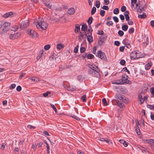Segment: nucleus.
<instances>
[{
  "label": "nucleus",
  "instance_id": "obj_17",
  "mask_svg": "<svg viewBox=\"0 0 154 154\" xmlns=\"http://www.w3.org/2000/svg\"><path fill=\"white\" fill-rule=\"evenodd\" d=\"M64 46L61 43H59L57 45V48L58 50H60L61 49L64 48Z\"/></svg>",
  "mask_w": 154,
  "mask_h": 154
},
{
  "label": "nucleus",
  "instance_id": "obj_19",
  "mask_svg": "<svg viewBox=\"0 0 154 154\" xmlns=\"http://www.w3.org/2000/svg\"><path fill=\"white\" fill-rule=\"evenodd\" d=\"M123 95L120 94H117L115 95V97L116 98H118L120 100H122V98H123L122 97H123Z\"/></svg>",
  "mask_w": 154,
  "mask_h": 154
},
{
  "label": "nucleus",
  "instance_id": "obj_63",
  "mask_svg": "<svg viewBox=\"0 0 154 154\" xmlns=\"http://www.w3.org/2000/svg\"><path fill=\"white\" fill-rule=\"evenodd\" d=\"M102 9L104 10H109V8H108V6H105V5H104L103 6Z\"/></svg>",
  "mask_w": 154,
  "mask_h": 154
},
{
  "label": "nucleus",
  "instance_id": "obj_4",
  "mask_svg": "<svg viewBox=\"0 0 154 154\" xmlns=\"http://www.w3.org/2000/svg\"><path fill=\"white\" fill-rule=\"evenodd\" d=\"M138 98L140 100V103L142 104L145 101H146L148 97L147 96H144V94L142 93L140 95H139Z\"/></svg>",
  "mask_w": 154,
  "mask_h": 154
},
{
  "label": "nucleus",
  "instance_id": "obj_20",
  "mask_svg": "<svg viewBox=\"0 0 154 154\" xmlns=\"http://www.w3.org/2000/svg\"><path fill=\"white\" fill-rule=\"evenodd\" d=\"M80 29V27L79 24H77L75 26V33L78 32Z\"/></svg>",
  "mask_w": 154,
  "mask_h": 154
},
{
  "label": "nucleus",
  "instance_id": "obj_22",
  "mask_svg": "<svg viewBox=\"0 0 154 154\" xmlns=\"http://www.w3.org/2000/svg\"><path fill=\"white\" fill-rule=\"evenodd\" d=\"M122 97V100L123 102L126 103L128 102V99L127 98H126L124 95H123V97Z\"/></svg>",
  "mask_w": 154,
  "mask_h": 154
},
{
  "label": "nucleus",
  "instance_id": "obj_24",
  "mask_svg": "<svg viewBox=\"0 0 154 154\" xmlns=\"http://www.w3.org/2000/svg\"><path fill=\"white\" fill-rule=\"evenodd\" d=\"M93 20V18L92 16H91L90 17H89L87 21L88 24L89 25H90L91 24V23H92Z\"/></svg>",
  "mask_w": 154,
  "mask_h": 154
},
{
  "label": "nucleus",
  "instance_id": "obj_38",
  "mask_svg": "<svg viewBox=\"0 0 154 154\" xmlns=\"http://www.w3.org/2000/svg\"><path fill=\"white\" fill-rule=\"evenodd\" d=\"M134 31V29L133 28H130L128 32L129 34H131Z\"/></svg>",
  "mask_w": 154,
  "mask_h": 154
},
{
  "label": "nucleus",
  "instance_id": "obj_15",
  "mask_svg": "<svg viewBox=\"0 0 154 154\" xmlns=\"http://www.w3.org/2000/svg\"><path fill=\"white\" fill-rule=\"evenodd\" d=\"M152 65L151 62L148 63L145 65V69L147 70H149L151 67Z\"/></svg>",
  "mask_w": 154,
  "mask_h": 154
},
{
  "label": "nucleus",
  "instance_id": "obj_34",
  "mask_svg": "<svg viewBox=\"0 0 154 154\" xmlns=\"http://www.w3.org/2000/svg\"><path fill=\"white\" fill-rule=\"evenodd\" d=\"M119 10L118 8H116L113 10V13L115 14H117L119 13Z\"/></svg>",
  "mask_w": 154,
  "mask_h": 154
},
{
  "label": "nucleus",
  "instance_id": "obj_26",
  "mask_svg": "<svg viewBox=\"0 0 154 154\" xmlns=\"http://www.w3.org/2000/svg\"><path fill=\"white\" fill-rule=\"evenodd\" d=\"M128 28V26L127 25H124L122 26V29L124 31H126Z\"/></svg>",
  "mask_w": 154,
  "mask_h": 154
},
{
  "label": "nucleus",
  "instance_id": "obj_8",
  "mask_svg": "<svg viewBox=\"0 0 154 154\" xmlns=\"http://www.w3.org/2000/svg\"><path fill=\"white\" fill-rule=\"evenodd\" d=\"M112 102L113 104L117 105L120 108L122 107L123 106V105L122 103L119 101H116L115 100H112Z\"/></svg>",
  "mask_w": 154,
  "mask_h": 154
},
{
  "label": "nucleus",
  "instance_id": "obj_62",
  "mask_svg": "<svg viewBox=\"0 0 154 154\" xmlns=\"http://www.w3.org/2000/svg\"><path fill=\"white\" fill-rule=\"evenodd\" d=\"M85 50V49L84 47H81L80 49V52L83 53Z\"/></svg>",
  "mask_w": 154,
  "mask_h": 154
},
{
  "label": "nucleus",
  "instance_id": "obj_10",
  "mask_svg": "<svg viewBox=\"0 0 154 154\" xmlns=\"http://www.w3.org/2000/svg\"><path fill=\"white\" fill-rule=\"evenodd\" d=\"M44 4L47 7L49 8H51L52 5L51 2L50 1L45 0L44 2Z\"/></svg>",
  "mask_w": 154,
  "mask_h": 154
},
{
  "label": "nucleus",
  "instance_id": "obj_57",
  "mask_svg": "<svg viewBox=\"0 0 154 154\" xmlns=\"http://www.w3.org/2000/svg\"><path fill=\"white\" fill-rule=\"evenodd\" d=\"M113 19L116 22H118L119 21L118 18L116 16H114L113 17Z\"/></svg>",
  "mask_w": 154,
  "mask_h": 154
},
{
  "label": "nucleus",
  "instance_id": "obj_39",
  "mask_svg": "<svg viewBox=\"0 0 154 154\" xmlns=\"http://www.w3.org/2000/svg\"><path fill=\"white\" fill-rule=\"evenodd\" d=\"M50 48V45H47L44 46V48L45 50H48Z\"/></svg>",
  "mask_w": 154,
  "mask_h": 154
},
{
  "label": "nucleus",
  "instance_id": "obj_61",
  "mask_svg": "<svg viewBox=\"0 0 154 154\" xmlns=\"http://www.w3.org/2000/svg\"><path fill=\"white\" fill-rule=\"evenodd\" d=\"M151 119L153 121H154V113H151L150 114Z\"/></svg>",
  "mask_w": 154,
  "mask_h": 154
},
{
  "label": "nucleus",
  "instance_id": "obj_46",
  "mask_svg": "<svg viewBox=\"0 0 154 154\" xmlns=\"http://www.w3.org/2000/svg\"><path fill=\"white\" fill-rule=\"evenodd\" d=\"M71 116L72 117L75 119H76L78 121L80 120V119L78 117L75 116L74 115H72V114H71Z\"/></svg>",
  "mask_w": 154,
  "mask_h": 154
},
{
  "label": "nucleus",
  "instance_id": "obj_7",
  "mask_svg": "<svg viewBox=\"0 0 154 154\" xmlns=\"http://www.w3.org/2000/svg\"><path fill=\"white\" fill-rule=\"evenodd\" d=\"M20 35V34L17 33L14 34H11L10 35L9 38L10 39H14L18 37Z\"/></svg>",
  "mask_w": 154,
  "mask_h": 154
},
{
  "label": "nucleus",
  "instance_id": "obj_54",
  "mask_svg": "<svg viewBox=\"0 0 154 154\" xmlns=\"http://www.w3.org/2000/svg\"><path fill=\"white\" fill-rule=\"evenodd\" d=\"M143 9V8H140V7L137 9V11L139 13H141L142 12V11Z\"/></svg>",
  "mask_w": 154,
  "mask_h": 154
},
{
  "label": "nucleus",
  "instance_id": "obj_48",
  "mask_svg": "<svg viewBox=\"0 0 154 154\" xmlns=\"http://www.w3.org/2000/svg\"><path fill=\"white\" fill-rule=\"evenodd\" d=\"M122 71L125 72H126L128 74L130 73V71L128 70L126 67H125L122 69Z\"/></svg>",
  "mask_w": 154,
  "mask_h": 154
},
{
  "label": "nucleus",
  "instance_id": "obj_27",
  "mask_svg": "<svg viewBox=\"0 0 154 154\" xmlns=\"http://www.w3.org/2000/svg\"><path fill=\"white\" fill-rule=\"evenodd\" d=\"M122 83L120 80H118L112 83L113 84L116 85H122Z\"/></svg>",
  "mask_w": 154,
  "mask_h": 154
},
{
  "label": "nucleus",
  "instance_id": "obj_28",
  "mask_svg": "<svg viewBox=\"0 0 154 154\" xmlns=\"http://www.w3.org/2000/svg\"><path fill=\"white\" fill-rule=\"evenodd\" d=\"M84 76L81 75H79L77 77V79L79 80L82 81V80L84 79Z\"/></svg>",
  "mask_w": 154,
  "mask_h": 154
},
{
  "label": "nucleus",
  "instance_id": "obj_16",
  "mask_svg": "<svg viewBox=\"0 0 154 154\" xmlns=\"http://www.w3.org/2000/svg\"><path fill=\"white\" fill-rule=\"evenodd\" d=\"M13 14V12H10L4 14V17L5 18H7L10 17H11V16Z\"/></svg>",
  "mask_w": 154,
  "mask_h": 154
},
{
  "label": "nucleus",
  "instance_id": "obj_40",
  "mask_svg": "<svg viewBox=\"0 0 154 154\" xmlns=\"http://www.w3.org/2000/svg\"><path fill=\"white\" fill-rule=\"evenodd\" d=\"M102 101L103 103L104 104V106L107 105V101L105 98H103L102 100Z\"/></svg>",
  "mask_w": 154,
  "mask_h": 154
},
{
  "label": "nucleus",
  "instance_id": "obj_1",
  "mask_svg": "<svg viewBox=\"0 0 154 154\" xmlns=\"http://www.w3.org/2000/svg\"><path fill=\"white\" fill-rule=\"evenodd\" d=\"M34 24L38 29H41L43 30L45 29L48 26L47 23L44 21L42 18L40 17L38 20H35Z\"/></svg>",
  "mask_w": 154,
  "mask_h": 154
},
{
  "label": "nucleus",
  "instance_id": "obj_21",
  "mask_svg": "<svg viewBox=\"0 0 154 154\" xmlns=\"http://www.w3.org/2000/svg\"><path fill=\"white\" fill-rule=\"evenodd\" d=\"M120 143L122 144L125 147H127L128 146V144L127 142L123 140H119Z\"/></svg>",
  "mask_w": 154,
  "mask_h": 154
},
{
  "label": "nucleus",
  "instance_id": "obj_42",
  "mask_svg": "<svg viewBox=\"0 0 154 154\" xmlns=\"http://www.w3.org/2000/svg\"><path fill=\"white\" fill-rule=\"evenodd\" d=\"M118 34L120 36H122L124 35V32L120 30L118 32Z\"/></svg>",
  "mask_w": 154,
  "mask_h": 154
},
{
  "label": "nucleus",
  "instance_id": "obj_29",
  "mask_svg": "<svg viewBox=\"0 0 154 154\" xmlns=\"http://www.w3.org/2000/svg\"><path fill=\"white\" fill-rule=\"evenodd\" d=\"M146 17V15L145 13H143L142 15H138V17L141 19L144 18Z\"/></svg>",
  "mask_w": 154,
  "mask_h": 154
},
{
  "label": "nucleus",
  "instance_id": "obj_41",
  "mask_svg": "<svg viewBox=\"0 0 154 154\" xmlns=\"http://www.w3.org/2000/svg\"><path fill=\"white\" fill-rule=\"evenodd\" d=\"M105 11L103 10H101L100 12V14L102 17H103L105 15Z\"/></svg>",
  "mask_w": 154,
  "mask_h": 154
},
{
  "label": "nucleus",
  "instance_id": "obj_30",
  "mask_svg": "<svg viewBox=\"0 0 154 154\" xmlns=\"http://www.w3.org/2000/svg\"><path fill=\"white\" fill-rule=\"evenodd\" d=\"M81 99L83 102H85L86 100V97L85 94H84L83 96H82Z\"/></svg>",
  "mask_w": 154,
  "mask_h": 154
},
{
  "label": "nucleus",
  "instance_id": "obj_6",
  "mask_svg": "<svg viewBox=\"0 0 154 154\" xmlns=\"http://www.w3.org/2000/svg\"><path fill=\"white\" fill-rule=\"evenodd\" d=\"M29 23L28 20H26L23 21L20 26V28L22 29H23L26 28L29 25Z\"/></svg>",
  "mask_w": 154,
  "mask_h": 154
},
{
  "label": "nucleus",
  "instance_id": "obj_2",
  "mask_svg": "<svg viewBox=\"0 0 154 154\" xmlns=\"http://www.w3.org/2000/svg\"><path fill=\"white\" fill-rule=\"evenodd\" d=\"M10 24V23L8 22H5L3 23V28L0 30V34L1 35H3L9 30Z\"/></svg>",
  "mask_w": 154,
  "mask_h": 154
},
{
  "label": "nucleus",
  "instance_id": "obj_58",
  "mask_svg": "<svg viewBox=\"0 0 154 154\" xmlns=\"http://www.w3.org/2000/svg\"><path fill=\"white\" fill-rule=\"evenodd\" d=\"M22 89L21 87L20 86H18L16 88V90L18 92L21 91Z\"/></svg>",
  "mask_w": 154,
  "mask_h": 154
},
{
  "label": "nucleus",
  "instance_id": "obj_23",
  "mask_svg": "<svg viewBox=\"0 0 154 154\" xmlns=\"http://www.w3.org/2000/svg\"><path fill=\"white\" fill-rule=\"evenodd\" d=\"M136 52L132 53L131 54V57L132 59H135L136 58H137V57L135 56Z\"/></svg>",
  "mask_w": 154,
  "mask_h": 154
},
{
  "label": "nucleus",
  "instance_id": "obj_9",
  "mask_svg": "<svg viewBox=\"0 0 154 154\" xmlns=\"http://www.w3.org/2000/svg\"><path fill=\"white\" fill-rule=\"evenodd\" d=\"M85 36L87 37V39L89 43H91L93 41L92 36L90 35H87L86 33H85Z\"/></svg>",
  "mask_w": 154,
  "mask_h": 154
},
{
  "label": "nucleus",
  "instance_id": "obj_44",
  "mask_svg": "<svg viewBox=\"0 0 154 154\" xmlns=\"http://www.w3.org/2000/svg\"><path fill=\"white\" fill-rule=\"evenodd\" d=\"M147 107L151 109L154 110V104L153 105H148Z\"/></svg>",
  "mask_w": 154,
  "mask_h": 154
},
{
  "label": "nucleus",
  "instance_id": "obj_64",
  "mask_svg": "<svg viewBox=\"0 0 154 154\" xmlns=\"http://www.w3.org/2000/svg\"><path fill=\"white\" fill-rule=\"evenodd\" d=\"M104 4L105 5H108L109 3V0H104Z\"/></svg>",
  "mask_w": 154,
  "mask_h": 154
},
{
  "label": "nucleus",
  "instance_id": "obj_14",
  "mask_svg": "<svg viewBox=\"0 0 154 154\" xmlns=\"http://www.w3.org/2000/svg\"><path fill=\"white\" fill-rule=\"evenodd\" d=\"M99 70L98 69V70H94L92 75L94 76L98 77V76H99Z\"/></svg>",
  "mask_w": 154,
  "mask_h": 154
},
{
  "label": "nucleus",
  "instance_id": "obj_13",
  "mask_svg": "<svg viewBox=\"0 0 154 154\" xmlns=\"http://www.w3.org/2000/svg\"><path fill=\"white\" fill-rule=\"evenodd\" d=\"M88 66L90 67V68H91L94 70H98V69L97 66L93 64H88Z\"/></svg>",
  "mask_w": 154,
  "mask_h": 154
},
{
  "label": "nucleus",
  "instance_id": "obj_33",
  "mask_svg": "<svg viewBox=\"0 0 154 154\" xmlns=\"http://www.w3.org/2000/svg\"><path fill=\"white\" fill-rule=\"evenodd\" d=\"M94 70L93 69H91V68H89L88 70V74H89L91 75H92L93 72L94 71Z\"/></svg>",
  "mask_w": 154,
  "mask_h": 154
},
{
  "label": "nucleus",
  "instance_id": "obj_5",
  "mask_svg": "<svg viewBox=\"0 0 154 154\" xmlns=\"http://www.w3.org/2000/svg\"><path fill=\"white\" fill-rule=\"evenodd\" d=\"M128 77L125 75H122L121 82L122 83V84H128L129 83V81L128 79Z\"/></svg>",
  "mask_w": 154,
  "mask_h": 154
},
{
  "label": "nucleus",
  "instance_id": "obj_50",
  "mask_svg": "<svg viewBox=\"0 0 154 154\" xmlns=\"http://www.w3.org/2000/svg\"><path fill=\"white\" fill-rule=\"evenodd\" d=\"M113 23V22L112 21L107 22H106V24L108 26L112 25Z\"/></svg>",
  "mask_w": 154,
  "mask_h": 154
},
{
  "label": "nucleus",
  "instance_id": "obj_35",
  "mask_svg": "<svg viewBox=\"0 0 154 154\" xmlns=\"http://www.w3.org/2000/svg\"><path fill=\"white\" fill-rule=\"evenodd\" d=\"M94 57V55L91 54H89L87 56V57L88 59H92Z\"/></svg>",
  "mask_w": 154,
  "mask_h": 154
},
{
  "label": "nucleus",
  "instance_id": "obj_3",
  "mask_svg": "<svg viewBox=\"0 0 154 154\" xmlns=\"http://www.w3.org/2000/svg\"><path fill=\"white\" fill-rule=\"evenodd\" d=\"M96 55L97 57H99L104 61H107V59L105 54L101 51H98Z\"/></svg>",
  "mask_w": 154,
  "mask_h": 154
},
{
  "label": "nucleus",
  "instance_id": "obj_11",
  "mask_svg": "<svg viewBox=\"0 0 154 154\" xmlns=\"http://www.w3.org/2000/svg\"><path fill=\"white\" fill-rule=\"evenodd\" d=\"M75 10L74 8H71L68 9L67 12L69 14L72 15L73 14L75 13Z\"/></svg>",
  "mask_w": 154,
  "mask_h": 154
},
{
  "label": "nucleus",
  "instance_id": "obj_59",
  "mask_svg": "<svg viewBox=\"0 0 154 154\" xmlns=\"http://www.w3.org/2000/svg\"><path fill=\"white\" fill-rule=\"evenodd\" d=\"M50 93L49 92H47L45 93H44L43 94V95L44 97H46L48 96L49 94H50Z\"/></svg>",
  "mask_w": 154,
  "mask_h": 154
},
{
  "label": "nucleus",
  "instance_id": "obj_55",
  "mask_svg": "<svg viewBox=\"0 0 154 154\" xmlns=\"http://www.w3.org/2000/svg\"><path fill=\"white\" fill-rule=\"evenodd\" d=\"M126 10V7L125 6H122L121 8V10L122 12H124Z\"/></svg>",
  "mask_w": 154,
  "mask_h": 154
},
{
  "label": "nucleus",
  "instance_id": "obj_45",
  "mask_svg": "<svg viewBox=\"0 0 154 154\" xmlns=\"http://www.w3.org/2000/svg\"><path fill=\"white\" fill-rule=\"evenodd\" d=\"M79 46L78 45L75 48L74 50V52L75 53H77L78 51Z\"/></svg>",
  "mask_w": 154,
  "mask_h": 154
},
{
  "label": "nucleus",
  "instance_id": "obj_18",
  "mask_svg": "<svg viewBox=\"0 0 154 154\" xmlns=\"http://www.w3.org/2000/svg\"><path fill=\"white\" fill-rule=\"evenodd\" d=\"M123 95L120 94H117L115 95V97L116 98H118L120 100H122V98H123L122 97H123Z\"/></svg>",
  "mask_w": 154,
  "mask_h": 154
},
{
  "label": "nucleus",
  "instance_id": "obj_47",
  "mask_svg": "<svg viewBox=\"0 0 154 154\" xmlns=\"http://www.w3.org/2000/svg\"><path fill=\"white\" fill-rule=\"evenodd\" d=\"M92 29H88L87 31V35L88 34L91 35L92 33Z\"/></svg>",
  "mask_w": 154,
  "mask_h": 154
},
{
  "label": "nucleus",
  "instance_id": "obj_56",
  "mask_svg": "<svg viewBox=\"0 0 154 154\" xmlns=\"http://www.w3.org/2000/svg\"><path fill=\"white\" fill-rule=\"evenodd\" d=\"M120 63L121 65H124L125 63V61L124 60H122L120 61Z\"/></svg>",
  "mask_w": 154,
  "mask_h": 154
},
{
  "label": "nucleus",
  "instance_id": "obj_32",
  "mask_svg": "<svg viewBox=\"0 0 154 154\" xmlns=\"http://www.w3.org/2000/svg\"><path fill=\"white\" fill-rule=\"evenodd\" d=\"M84 35H85V34L84 35H82V33L81 32L79 35V39L80 40H82L84 39L85 37H84Z\"/></svg>",
  "mask_w": 154,
  "mask_h": 154
},
{
  "label": "nucleus",
  "instance_id": "obj_36",
  "mask_svg": "<svg viewBox=\"0 0 154 154\" xmlns=\"http://www.w3.org/2000/svg\"><path fill=\"white\" fill-rule=\"evenodd\" d=\"M100 2L98 1L97 0L96 2L95 3V6L97 8H99L100 7Z\"/></svg>",
  "mask_w": 154,
  "mask_h": 154
},
{
  "label": "nucleus",
  "instance_id": "obj_51",
  "mask_svg": "<svg viewBox=\"0 0 154 154\" xmlns=\"http://www.w3.org/2000/svg\"><path fill=\"white\" fill-rule=\"evenodd\" d=\"M16 85L15 84H11L10 86V88L11 89H13L15 88Z\"/></svg>",
  "mask_w": 154,
  "mask_h": 154
},
{
  "label": "nucleus",
  "instance_id": "obj_49",
  "mask_svg": "<svg viewBox=\"0 0 154 154\" xmlns=\"http://www.w3.org/2000/svg\"><path fill=\"white\" fill-rule=\"evenodd\" d=\"M50 105L51 107L55 111V112H56L57 111V109L55 107V106H54V105L53 104H51V103L50 104Z\"/></svg>",
  "mask_w": 154,
  "mask_h": 154
},
{
  "label": "nucleus",
  "instance_id": "obj_43",
  "mask_svg": "<svg viewBox=\"0 0 154 154\" xmlns=\"http://www.w3.org/2000/svg\"><path fill=\"white\" fill-rule=\"evenodd\" d=\"M147 142L148 143L150 144L151 143H154V140L153 139H150L147 140Z\"/></svg>",
  "mask_w": 154,
  "mask_h": 154
},
{
  "label": "nucleus",
  "instance_id": "obj_31",
  "mask_svg": "<svg viewBox=\"0 0 154 154\" xmlns=\"http://www.w3.org/2000/svg\"><path fill=\"white\" fill-rule=\"evenodd\" d=\"M96 8L95 7H93L92 8L91 11V14L92 15H93L96 12Z\"/></svg>",
  "mask_w": 154,
  "mask_h": 154
},
{
  "label": "nucleus",
  "instance_id": "obj_52",
  "mask_svg": "<svg viewBox=\"0 0 154 154\" xmlns=\"http://www.w3.org/2000/svg\"><path fill=\"white\" fill-rule=\"evenodd\" d=\"M32 30L30 29H29L26 30V33L27 34L29 35L30 34L32 33Z\"/></svg>",
  "mask_w": 154,
  "mask_h": 154
},
{
  "label": "nucleus",
  "instance_id": "obj_37",
  "mask_svg": "<svg viewBox=\"0 0 154 154\" xmlns=\"http://www.w3.org/2000/svg\"><path fill=\"white\" fill-rule=\"evenodd\" d=\"M18 28V26H14L12 28L11 30L13 31H16L17 30Z\"/></svg>",
  "mask_w": 154,
  "mask_h": 154
},
{
  "label": "nucleus",
  "instance_id": "obj_60",
  "mask_svg": "<svg viewBox=\"0 0 154 154\" xmlns=\"http://www.w3.org/2000/svg\"><path fill=\"white\" fill-rule=\"evenodd\" d=\"M150 92L152 94H154V87H152L150 88Z\"/></svg>",
  "mask_w": 154,
  "mask_h": 154
},
{
  "label": "nucleus",
  "instance_id": "obj_25",
  "mask_svg": "<svg viewBox=\"0 0 154 154\" xmlns=\"http://www.w3.org/2000/svg\"><path fill=\"white\" fill-rule=\"evenodd\" d=\"M87 26L86 24L83 25H82L81 29L83 31H85L87 30Z\"/></svg>",
  "mask_w": 154,
  "mask_h": 154
},
{
  "label": "nucleus",
  "instance_id": "obj_53",
  "mask_svg": "<svg viewBox=\"0 0 154 154\" xmlns=\"http://www.w3.org/2000/svg\"><path fill=\"white\" fill-rule=\"evenodd\" d=\"M104 141H105L106 143H108L109 144H110L111 143V141L108 139L106 138H105Z\"/></svg>",
  "mask_w": 154,
  "mask_h": 154
},
{
  "label": "nucleus",
  "instance_id": "obj_12",
  "mask_svg": "<svg viewBox=\"0 0 154 154\" xmlns=\"http://www.w3.org/2000/svg\"><path fill=\"white\" fill-rule=\"evenodd\" d=\"M30 36L33 38L38 37L39 35L34 30H32V33L30 34Z\"/></svg>",
  "mask_w": 154,
  "mask_h": 154
}]
</instances>
